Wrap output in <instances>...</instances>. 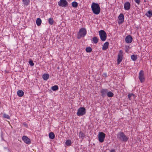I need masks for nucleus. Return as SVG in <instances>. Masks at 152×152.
Masks as SVG:
<instances>
[{"label":"nucleus","mask_w":152,"mask_h":152,"mask_svg":"<svg viewBox=\"0 0 152 152\" xmlns=\"http://www.w3.org/2000/svg\"><path fill=\"white\" fill-rule=\"evenodd\" d=\"M91 10L93 12L95 15H98L100 11V8L98 3L93 2L91 5Z\"/></svg>","instance_id":"f257e3e1"},{"label":"nucleus","mask_w":152,"mask_h":152,"mask_svg":"<svg viewBox=\"0 0 152 152\" xmlns=\"http://www.w3.org/2000/svg\"><path fill=\"white\" fill-rule=\"evenodd\" d=\"M117 137L119 141L125 142H126L129 139V137L122 132H119L117 134Z\"/></svg>","instance_id":"f03ea898"},{"label":"nucleus","mask_w":152,"mask_h":152,"mask_svg":"<svg viewBox=\"0 0 152 152\" xmlns=\"http://www.w3.org/2000/svg\"><path fill=\"white\" fill-rule=\"evenodd\" d=\"M86 30L85 28H81L77 34V38L79 39L84 37L86 35Z\"/></svg>","instance_id":"7ed1b4c3"},{"label":"nucleus","mask_w":152,"mask_h":152,"mask_svg":"<svg viewBox=\"0 0 152 152\" xmlns=\"http://www.w3.org/2000/svg\"><path fill=\"white\" fill-rule=\"evenodd\" d=\"M99 34L101 40L105 41L107 38V34L103 30H101L99 31Z\"/></svg>","instance_id":"20e7f679"},{"label":"nucleus","mask_w":152,"mask_h":152,"mask_svg":"<svg viewBox=\"0 0 152 152\" xmlns=\"http://www.w3.org/2000/svg\"><path fill=\"white\" fill-rule=\"evenodd\" d=\"M86 113V109L84 107H80L79 108L77 113V115L78 116H83Z\"/></svg>","instance_id":"39448f33"},{"label":"nucleus","mask_w":152,"mask_h":152,"mask_svg":"<svg viewBox=\"0 0 152 152\" xmlns=\"http://www.w3.org/2000/svg\"><path fill=\"white\" fill-rule=\"evenodd\" d=\"M144 71L140 70L138 75V78L141 83H142L145 81V77L144 76Z\"/></svg>","instance_id":"423d86ee"},{"label":"nucleus","mask_w":152,"mask_h":152,"mask_svg":"<svg viewBox=\"0 0 152 152\" xmlns=\"http://www.w3.org/2000/svg\"><path fill=\"white\" fill-rule=\"evenodd\" d=\"M68 3L66 0H60L58 2V5L62 7H65L68 5Z\"/></svg>","instance_id":"0eeeda50"},{"label":"nucleus","mask_w":152,"mask_h":152,"mask_svg":"<svg viewBox=\"0 0 152 152\" xmlns=\"http://www.w3.org/2000/svg\"><path fill=\"white\" fill-rule=\"evenodd\" d=\"M105 137V134L102 132H99L98 134V139L99 142H104Z\"/></svg>","instance_id":"6e6552de"},{"label":"nucleus","mask_w":152,"mask_h":152,"mask_svg":"<svg viewBox=\"0 0 152 152\" xmlns=\"http://www.w3.org/2000/svg\"><path fill=\"white\" fill-rule=\"evenodd\" d=\"M123 59V51L120 50L119 51L118 55L117 64H119L122 61Z\"/></svg>","instance_id":"1a4fd4ad"},{"label":"nucleus","mask_w":152,"mask_h":152,"mask_svg":"<svg viewBox=\"0 0 152 152\" xmlns=\"http://www.w3.org/2000/svg\"><path fill=\"white\" fill-rule=\"evenodd\" d=\"M22 139L23 142L26 144L29 145L31 143L30 140L26 136H23Z\"/></svg>","instance_id":"9d476101"},{"label":"nucleus","mask_w":152,"mask_h":152,"mask_svg":"<svg viewBox=\"0 0 152 152\" xmlns=\"http://www.w3.org/2000/svg\"><path fill=\"white\" fill-rule=\"evenodd\" d=\"M118 23L120 24L122 23L124 20V16L123 14L122 13L120 14L118 17Z\"/></svg>","instance_id":"9b49d317"},{"label":"nucleus","mask_w":152,"mask_h":152,"mask_svg":"<svg viewBox=\"0 0 152 152\" xmlns=\"http://www.w3.org/2000/svg\"><path fill=\"white\" fill-rule=\"evenodd\" d=\"M108 91V90L107 89L103 88L100 90V92L101 94V95L103 97H104L106 96Z\"/></svg>","instance_id":"f8f14e48"},{"label":"nucleus","mask_w":152,"mask_h":152,"mask_svg":"<svg viewBox=\"0 0 152 152\" xmlns=\"http://www.w3.org/2000/svg\"><path fill=\"white\" fill-rule=\"evenodd\" d=\"M131 7V4L129 2H126L124 4V8L125 10H129Z\"/></svg>","instance_id":"ddd939ff"},{"label":"nucleus","mask_w":152,"mask_h":152,"mask_svg":"<svg viewBox=\"0 0 152 152\" xmlns=\"http://www.w3.org/2000/svg\"><path fill=\"white\" fill-rule=\"evenodd\" d=\"M125 40L126 43H130L132 41V38L131 35H129L126 37Z\"/></svg>","instance_id":"4468645a"},{"label":"nucleus","mask_w":152,"mask_h":152,"mask_svg":"<svg viewBox=\"0 0 152 152\" xmlns=\"http://www.w3.org/2000/svg\"><path fill=\"white\" fill-rule=\"evenodd\" d=\"M109 45V43L108 42H105L103 46L102 47V49L103 50H107L108 47Z\"/></svg>","instance_id":"2eb2a0df"},{"label":"nucleus","mask_w":152,"mask_h":152,"mask_svg":"<svg viewBox=\"0 0 152 152\" xmlns=\"http://www.w3.org/2000/svg\"><path fill=\"white\" fill-rule=\"evenodd\" d=\"M24 92L21 90H19L17 92V95L19 97H22L24 95Z\"/></svg>","instance_id":"dca6fc26"},{"label":"nucleus","mask_w":152,"mask_h":152,"mask_svg":"<svg viewBox=\"0 0 152 152\" xmlns=\"http://www.w3.org/2000/svg\"><path fill=\"white\" fill-rule=\"evenodd\" d=\"M49 75L48 74H45L42 75V78L44 80H46L49 78Z\"/></svg>","instance_id":"f3484780"},{"label":"nucleus","mask_w":152,"mask_h":152,"mask_svg":"<svg viewBox=\"0 0 152 152\" xmlns=\"http://www.w3.org/2000/svg\"><path fill=\"white\" fill-rule=\"evenodd\" d=\"M145 15L148 17H151L152 16V11L151 10H149Z\"/></svg>","instance_id":"a211bd4d"},{"label":"nucleus","mask_w":152,"mask_h":152,"mask_svg":"<svg viewBox=\"0 0 152 152\" xmlns=\"http://www.w3.org/2000/svg\"><path fill=\"white\" fill-rule=\"evenodd\" d=\"M23 3L24 5L27 6L29 4L30 0H22Z\"/></svg>","instance_id":"6ab92c4d"},{"label":"nucleus","mask_w":152,"mask_h":152,"mask_svg":"<svg viewBox=\"0 0 152 152\" xmlns=\"http://www.w3.org/2000/svg\"><path fill=\"white\" fill-rule=\"evenodd\" d=\"M49 136L50 139H53L55 137V135L53 132H51L49 133Z\"/></svg>","instance_id":"aec40b11"},{"label":"nucleus","mask_w":152,"mask_h":152,"mask_svg":"<svg viewBox=\"0 0 152 152\" xmlns=\"http://www.w3.org/2000/svg\"><path fill=\"white\" fill-rule=\"evenodd\" d=\"M36 23L38 26H39L42 23V20L40 18H37V19Z\"/></svg>","instance_id":"412c9836"},{"label":"nucleus","mask_w":152,"mask_h":152,"mask_svg":"<svg viewBox=\"0 0 152 152\" xmlns=\"http://www.w3.org/2000/svg\"><path fill=\"white\" fill-rule=\"evenodd\" d=\"M107 95L109 97H111L114 95L113 93L111 91H107Z\"/></svg>","instance_id":"4be33fe9"},{"label":"nucleus","mask_w":152,"mask_h":152,"mask_svg":"<svg viewBox=\"0 0 152 152\" xmlns=\"http://www.w3.org/2000/svg\"><path fill=\"white\" fill-rule=\"evenodd\" d=\"M92 41L95 44H96L98 42V39L96 37H94L92 38Z\"/></svg>","instance_id":"5701e85b"},{"label":"nucleus","mask_w":152,"mask_h":152,"mask_svg":"<svg viewBox=\"0 0 152 152\" xmlns=\"http://www.w3.org/2000/svg\"><path fill=\"white\" fill-rule=\"evenodd\" d=\"M72 144L71 141L69 140H66L65 142L66 145L68 146H69L71 145Z\"/></svg>","instance_id":"b1692460"},{"label":"nucleus","mask_w":152,"mask_h":152,"mask_svg":"<svg viewBox=\"0 0 152 152\" xmlns=\"http://www.w3.org/2000/svg\"><path fill=\"white\" fill-rule=\"evenodd\" d=\"M72 5L73 7H76L78 5L76 1H73L72 3Z\"/></svg>","instance_id":"393cba45"},{"label":"nucleus","mask_w":152,"mask_h":152,"mask_svg":"<svg viewBox=\"0 0 152 152\" xmlns=\"http://www.w3.org/2000/svg\"><path fill=\"white\" fill-rule=\"evenodd\" d=\"M79 136L80 138H81L82 139H83L85 135L83 133L81 132H80L79 133Z\"/></svg>","instance_id":"a878e982"},{"label":"nucleus","mask_w":152,"mask_h":152,"mask_svg":"<svg viewBox=\"0 0 152 152\" xmlns=\"http://www.w3.org/2000/svg\"><path fill=\"white\" fill-rule=\"evenodd\" d=\"M58 86L57 85H55L52 86L51 87V89L54 91H56L58 90Z\"/></svg>","instance_id":"bb28decb"},{"label":"nucleus","mask_w":152,"mask_h":152,"mask_svg":"<svg viewBox=\"0 0 152 152\" xmlns=\"http://www.w3.org/2000/svg\"><path fill=\"white\" fill-rule=\"evenodd\" d=\"M131 58L133 61H136L137 59V56L135 55H133L131 56Z\"/></svg>","instance_id":"cd10ccee"},{"label":"nucleus","mask_w":152,"mask_h":152,"mask_svg":"<svg viewBox=\"0 0 152 152\" xmlns=\"http://www.w3.org/2000/svg\"><path fill=\"white\" fill-rule=\"evenodd\" d=\"M48 22L51 25H52L54 22V21L53 18H50L48 19Z\"/></svg>","instance_id":"c85d7f7f"},{"label":"nucleus","mask_w":152,"mask_h":152,"mask_svg":"<svg viewBox=\"0 0 152 152\" xmlns=\"http://www.w3.org/2000/svg\"><path fill=\"white\" fill-rule=\"evenodd\" d=\"M86 51L88 53H90L92 51V48L90 47H87L86 48Z\"/></svg>","instance_id":"c756f323"},{"label":"nucleus","mask_w":152,"mask_h":152,"mask_svg":"<svg viewBox=\"0 0 152 152\" xmlns=\"http://www.w3.org/2000/svg\"><path fill=\"white\" fill-rule=\"evenodd\" d=\"M3 117L5 118H6L8 119H10V118L9 115L6 113H4L3 115Z\"/></svg>","instance_id":"7c9ffc66"},{"label":"nucleus","mask_w":152,"mask_h":152,"mask_svg":"<svg viewBox=\"0 0 152 152\" xmlns=\"http://www.w3.org/2000/svg\"><path fill=\"white\" fill-rule=\"evenodd\" d=\"M29 64L30 65L32 66L34 65V63L33 62V61L32 60H31L29 62Z\"/></svg>","instance_id":"2f4dec72"},{"label":"nucleus","mask_w":152,"mask_h":152,"mask_svg":"<svg viewBox=\"0 0 152 152\" xmlns=\"http://www.w3.org/2000/svg\"><path fill=\"white\" fill-rule=\"evenodd\" d=\"M134 94H129L128 95V98L129 99V100H131V97L132 96H134Z\"/></svg>","instance_id":"473e14b6"},{"label":"nucleus","mask_w":152,"mask_h":152,"mask_svg":"<svg viewBox=\"0 0 152 152\" xmlns=\"http://www.w3.org/2000/svg\"><path fill=\"white\" fill-rule=\"evenodd\" d=\"M137 4H139L140 3V0H134Z\"/></svg>","instance_id":"72a5a7b5"},{"label":"nucleus","mask_w":152,"mask_h":152,"mask_svg":"<svg viewBox=\"0 0 152 152\" xmlns=\"http://www.w3.org/2000/svg\"><path fill=\"white\" fill-rule=\"evenodd\" d=\"M110 151V152H115V150L114 149H112Z\"/></svg>","instance_id":"f704fd0d"}]
</instances>
